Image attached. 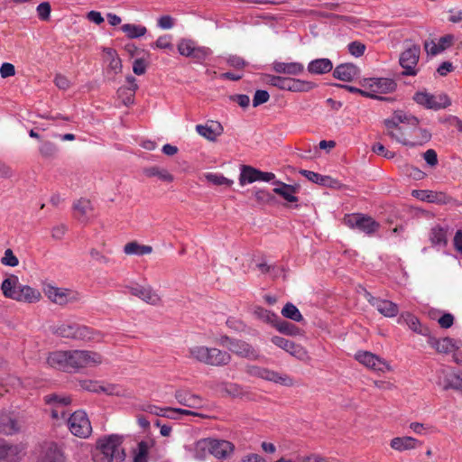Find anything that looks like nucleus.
I'll return each mask as SVG.
<instances>
[{"instance_id":"1","label":"nucleus","mask_w":462,"mask_h":462,"mask_svg":"<svg viewBox=\"0 0 462 462\" xmlns=\"http://www.w3.org/2000/svg\"><path fill=\"white\" fill-rule=\"evenodd\" d=\"M420 120L402 110L395 111L391 118L384 120L387 134L396 142L410 147L421 146L431 138V134L418 127Z\"/></svg>"},{"instance_id":"2","label":"nucleus","mask_w":462,"mask_h":462,"mask_svg":"<svg viewBox=\"0 0 462 462\" xmlns=\"http://www.w3.org/2000/svg\"><path fill=\"white\" fill-rule=\"evenodd\" d=\"M1 290L5 298L12 299L18 302L33 304L39 302L42 296L38 289L18 282V277L11 275L5 279Z\"/></svg>"},{"instance_id":"3","label":"nucleus","mask_w":462,"mask_h":462,"mask_svg":"<svg viewBox=\"0 0 462 462\" xmlns=\"http://www.w3.org/2000/svg\"><path fill=\"white\" fill-rule=\"evenodd\" d=\"M187 356L197 362L212 366L226 365L232 359L231 355L226 351L199 345L190 346L188 349Z\"/></svg>"},{"instance_id":"4","label":"nucleus","mask_w":462,"mask_h":462,"mask_svg":"<svg viewBox=\"0 0 462 462\" xmlns=\"http://www.w3.org/2000/svg\"><path fill=\"white\" fill-rule=\"evenodd\" d=\"M118 436H108L100 439L97 443L94 462H123L125 452Z\"/></svg>"},{"instance_id":"5","label":"nucleus","mask_w":462,"mask_h":462,"mask_svg":"<svg viewBox=\"0 0 462 462\" xmlns=\"http://www.w3.org/2000/svg\"><path fill=\"white\" fill-rule=\"evenodd\" d=\"M51 332L59 337L80 339V340H96L101 339V335L97 331H94L88 327L79 326L75 323H60L51 327Z\"/></svg>"},{"instance_id":"6","label":"nucleus","mask_w":462,"mask_h":462,"mask_svg":"<svg viewBox=\"0 0 462 462\" xmlns=\"http://www.w3.org/2000/svg\"><path fill=\"white\" fill-rule=\"evenodd\" d=\"M42 291L50 301L61 307L79 302L81 300L79 291L69 288L57 287L51 283H44Z\"/></svg>"},{"instance_id":"7","label":"nucleus","mask_w":462,"mask_h":462,"mask_svg":"<svg viewBox=\"0 0 462 462\" xmlns=\"http://www.w3.org/2000/svg\"><path fill=\"white\" fill-rule=\"evenodd\" d=\"M69 371L80 368L97 366L103 362L100 354L88 350H70L69 351Z\"/></svg>"},{"instance_id":"8","label":"nucleus","mask_w":462,"mask_h":462,"mask_svg":"<svg viewBox=\"0 0 462 462\" xmlns=\"http://www.w3.org/2000/svg\"><path fill=\"white\" fill-rule=\"evenodd\" d=\"M413 100L420 106L432 110H439L450 106L451 101L445 93L430 94L426 90L418 91Z\"/></svg>"},{"instance_id":"9","label":"nucleus","mask_w":462,"mask_h":462,"mask_svg":"<svg viewBox=\"0 0 462 462\" xmlns=\"http://www.w3.org/2000/svg\"><path fill=\"white\" fill-rule=\"evenodd\" d=\"M220 344L239 357L249 360H257L260 357L258 351L244 340L223 337Z\"/></svg>"},{"instance_id":"10","label":"nucleus","mask_w":462,"mask_h":462,"mask_svg":"<svg viewBox=\"0 0 462 462\" xmlns=\"http://www.w3.org/2000/svg\"><path fill=\"white\" fill-rule=\"evenodd\" d=\"M343 221L348 227L358 229L369 236L374 234L380 227V224L371 217L359 213L346 215Z\"/></svg>"},{"instance_id":"11","label":"nucleus","mask_w":462,"mask_h":462,"mask_svg":"<svg viewBox=\"0 0 462 462\" xmlns=\"http://www.w3.org/2000/svg\"><path fill=\"white\" fill-rule=\"evenodd\" d=\"M177 49L181 56L191 58L198 63H202L211 54L209 48L199 46L189 39H181L178 42Z\"/></svg>"},{"instance_id":"12","label":"nucleus","mask_w":462,"mask_h":462,"mask_svg":"<svg viewBox=\"0 0 462 462\" xmlns=\"http://www.w3.org/2000/svg\"><path fill=\"white\" fill-rule=\"evenodd\" d=\"M364 88H366L368 92L373 93L370 98L383 99L378 94L392 93L396 88V83L394 80L386 78H372L365 79L360 82Z\"/></svg>"},{"instance_id":"13","label":"nucleus","mask_w":462,"mask_h":462,"mask_svg":"<svg viewBox=\"0 0 462 462\" xmlns=\"http://www.w3.org/2000/svg\"><path fill=\"white\" fill-rule=\"evenodd\" d=\"M36 462H64L61 448L51 440L40 442L36 447Z\"/></svg>"},{"instance_id":"14","label":"nucleus","mask_w":462,"mask_h":462,"mask_svg":"<svg viewBox=\"0 0 462 462\" xmlns=\"http://www.w3.org/2000/svg\"><path fill=\"white\" fill-rule=\"evenodd\" d=\"M420 54V48L418 45H412L401 53L399 62L402 69V75L416 76L419 73Z\"/></svg>"},{"instance_id":"15","label":"nucleus","mask_w":462,"mask_h":462,"mask_svg":"<svg viewBox=\"0 0 462 462\" xmlns=\"http://www.w3.org/2000/svg\"><path fill=\"white\" fill-rule=\"evenodd\" d=\"M246 372L252 376H256L270 382L280 383L285 386H291L293 384V379L286 374H279L275 371L260 367L257 365H248Z\"/></svg>"},{"instance_id":"16","label":"nucleus","mask_w":462,"mask_h":462,"mask_svg":"<svg viewBox=\"0 0 462 462\" xmlns=\"http://www.w3.org/2000/svg\"><path fill=\"white\" fill-rule=\"evenodd\" d=\"M71 433L79 438H88L92 431V427L87 413L79 410L71 414L68 421Z\"/></svg>"},{"instance_id":"17","label":"nucleus","mask_w":462,"mask_h":462,"mask_svg":"<svg viewBox=\"0 0 462 462\" xmlns=\"http://www.w3.org/2000/svg\"><path fill=\"white\" fill-rule=\"evenodd\" d=\"M129 292L147 304L158 306L162 303L159 293L150 285L134 283L125 287Z\"/></svg>"},{"instance_id":"18","label":"nucleus","mask_w":462,"mask_h":462,"mask_svg":"<svg viewBox=\"0 0 462 462\" xmlns=\"http://www.w3.org/2000/svg\"><path fill=\"white\" fill-rule=\"evenodd\" d=\"M273 344L283 349L295 358L307 362L310 359L308 351L300 344H296L282 337L274 336L271 338Z\"/></svg>"},{"instance_id":"19","label":"nucleus","mask_w":462,"mask_h":462,"mask_svg":"<svg viewBox=\"0 0 462 462\" xmlns=\"http://www.w3.org/2000/svg\"><path fill=\"white\" fill-rule=\"evenodd\" d=\"M427 343L438 353L446 355L454 353L462 346L460 340H456L448 337L438 338L430 334L428 335Z\"/></svg>"},{"instance_id":"20","label":"nucleus","mask_w":462,"mask_h":462,"mask_svg":"<svg viewBox=\"0 0 462 462\" xmlns=\"http://www.w3.org/2000/svg\"><path fill=\"white\" fill-rule=\"evenodd\" d=\"M79 385L82 390L91 393H105L107 395H125V390L118 385L107 384L102 385L98 381H93L88 379L79 380Z\"/></svg>"},{"instance_id":"21","label":"nucleus","mask_w":462,"mask_h":462,"mask_svg":"<svg viewBox=\"0 0 462 462\" xmlns=\"http://www.w3.org/2000/svg\"><path fill=\"white\" fill-rule=\"evenodd\" d=\"M355 357L359 363L371 370L378 372H385L390 370V365L384 359H382L371 352L358 351Z\"/></svg>"},{"instance_id":"22","label":"nucleus","mask_w":462,"mask_h":462,"mask_svg":"<svg viewBox=\"0 0 462 462\" xmlns=\"http://www.w3.org/2000/svg\"><path fill=\"white\" fill-rule=\"evenodd\" d=\"M317 88V84L308 80L282 77L280 89L291 92H309Z\"/></svg>"},{"instance_id":"23","label":"nucleus","mask_w":462,"mask_h":462,"mask_svg":"<svg viewBox=\"0 0 462 462\" xmlns=\"http://www.w3.org/2000/svg\"><path fill=\"white\" fill-rule=\"evenodd\" d=\"M155 409L151 411L156 416H162L171 420H180L183 416L192 415V416H200L199 413L184 410V409H177L171 406H153Z\"/></svg>"},{"instance_id":"24","label":"nucleus","mask_w":462,"mask_h":462,"mask_svg":"<svg viewBox=\"0 0 462 462\" xmlns=\"http://www.w3.org/2000/svg\"><path fill=\"white\" fill-rule=\"evenodd\" d=\"M369 303L385 317H395L399 312L398 305L387 300H382L370 295Z\"/></svg>"},{"instance_id":"25","label":"nucleus","mask_w":462,"mask_h":462,"mask_svg":"<svg viewBox=\"0 0 462 462\" xmlns=\"http://www.w3.org/2000/svg\"><path fill=\"white\" fill-rule=\"evenodd\" d=\"M210 449L217 458H226L234 452L235 447L230 441L210 439Z\"/></svg>"},{"instance_id":"26","label":"nucleus","mask_w":462,"mask_h":462,"mask_svg":"<svg viewBox=\"0 0 462 462\" xmlns=\"http://www.w3.org/2000/svg\"><path fill=\"white\" fill-rule=\"evenodd\" d=\"M223 126L218 122L211 121L209 124L196 125L197 133L208 141L214 142L223 134Z\"/></svg>"},{"instance_id":"27","label":"nucleus","mask_w":462,"mask_h":462,"mask_svg":"<svg viewBox=\"0 0 462 462\" xmlns=\"http://www.w3.org/2000/svg\"><path fill=\"white\" fill-rule=\"evenodd\" d=\"M412 196L421 201L436 204H447L449 200L448 197L443 192L432 190H412Z\"/></svg>"},{"instance_id":"28","label":"nucleus","mask_w":462,"mask_h":462,"mask_svg":"<svg viewBox=\"0 0 462 462\" xmlns=\"http://www.w3.org/2000/svg\"><path fill=\"white\" fill-rule=\"evenodd\" d=\"M126 81L129 84L128 87H121L117 90L118 98H120L124 105L129 106L134 103V94L138 88L136 79L133 76H127Z\"/></svg>"},{"instance_id":"29","label":"nucleus","mask_w":462,"mask_h":462,"mask_svg":"<svg viewBox=\"0 0 462 462\" xmlns=\"http://www.w3.org/2000/svg\"><path fill=\"white\" fill-rule=\"evenodd\" d=\"M358 74V68L352 63L340 64L333 70V77L342 81H352Z\"/></svg>"},{"instance_id":"30","label":"nucleus","mask_w":462,"mask_h":462,"mask_svg":"<svg viewBox=\"0 0 462 462\" xmlns=\"http://www.w3.org/2000/svg\"><path fill=\"white\" fill-rule=\"evenodd\" d=\"M47 363L51 367L58 370L69 371V351H55L47 357Z\"/></svg>"},{"instance_id":"31","label":"nucleus","mask_w":462,"mask_h":462,"mask_svg":"<svg viewBox=\"0 0 462 462\" xmlns=\"http://www.w3.org/2000/svg\"><path fill=\"white\" fill-rule=\"evenodd\" d=\"M276 187L273 189V192L283 198L290 203L298 202V197L296 193L299 191L298 186L289 185L282 181H275Z\"/></svg>"},{"instance_id":"32","label":"nucleus","mask_w":462,"mask_h":462,"mask_svg":"<svg viewBox=\"0 0 462 462\" xmlns=\"http://www.w3.org/2000/svg\"><path fill=\"white\" fill-rule=\"evenodd\" d=\"M273 69L276 73L298 76L304 71V66L300 62H282L273 63Z\"/></svg>"},{"instance_id":"33","label":"nucleus","mask_w":462,"mask_h":462,"mask_svg":"<svg viewBox=\"0 0 462 462\" xmlns=\"http://www.w3.org/2000/svg\"><path fill=\"white\" fill-rule=\"evenodd\" d=\"M20 455L21 448L18 446L0 440V462H18Z\"/></svg>"},{"instance_id":"34","label":"nucleus","mask_w":462,"mask_h":462,"mask_svg":"<svg viewBox=\"0 0 462 462\" xmlns=\"http://www.w3.org/2000/svg\"><path fill=\"white\" fill-rule=\"evenodd\" d=\"M420 444L418 439L408 436L393 438L390 442L391 448L399 452L414 449Z\"/></svg>"},{"instance_id":"35","label":"nucleus","mask_w":462,"mask_h":462,"mask_svg":"<svg viewBox=\"0 0 462 462\" xmlns=\"http://www.w3.org/2000/svg\"><path fill=\"white\" fill-rule=\"evenodd\" d=\"M106 54V61L107 62V72L114 75L122 71V61L116 50L112 48H103Z\"/></svg>"},{"instance_id":"36","label":"nucleus","mask_w":462,"mask_h":462,"mask_svg":"<svg viewBox=\"0 0 462 462\" xmlns=\"http://www.w3.org/2000/svg\"><path fill=\"white\" fill-rule=\"evenodd\" d=\"M307 69L310 74L322 75L333 69V63L327 58L316 59L308 64Z\"/></svg>"},{"instance_id":"37","label":"nucleus","mask_w":462,"mask_h":462,"mask_svg":"<svg viewBox=\"0 0 462 462\" xmlns=\"http://www.w3.org/2000/svg\"><path fill=\"white\" fill-rule=\"evenodd\" d=\"M21 426L19 421L9 414L0 415V431L5 435H12L19 431Z\"/></svg>"},{"instance_id":"38","label":"nucleus","mask_w":462,"mask_h":462,"mask_svg":"<svg viewBox=\"0 0 462 462\" xmlns=\"http://www.w3.org/2000/svg\"><path fill=\"white\" fill-rule=\"evenodd\" d=\"M73 208L76 212L77 217L80 221H85L88 219L89 214L92 212L93 208L90 200L86 199H80L77 200L74 205Z\"/></svg>"},{"instance_id":"39","label":"nucleus","mask_w":462,"mask_h":462,"mask_svg":"<svg viewBox=\"0 0 462 462\" xmlns=\"http://www.w3.org/2000/svg\"><path fill=\"white\" fill-rule=\"evenodd\" d=\"M257 180H259V170L248 165L241 166V172L239 176V183L241 186L247 183H253Z\"/></svg>"},{"instance_id":"40","label":"nucleus","mask_w":462,"mask_h":462,"mask_svg":"<svg viewBox=\"0 0 462 462\" xmlns=\"http://www.w3.org/2000/svg\"><path fill=\"white\" fill-rule=\"evenodd\" d=\"M144 174L147 177H157L159 180L165 182L173 181L174 178L166 169L160 168L158 166H152L144 169Z\"/></svg>"},{"instance_id":"41","label":"nucleus","mask_w":462,"mask_h":462,"mask_svg":"<svg viewBox=\"0 0 462 462\" xmlns=\"http://www.w3.org/2000/svg\"><path fill=\"white\" fill-rule=\"evenodd\" d=\"M124 252L126 254L144 255L152 252L151 245H139L137 242L127 243L124 247Z\"/></svg>"},{"instance_id":"42","label":"nucleus","mask_w":462,"mask_h":462,"mask_svg":"<svg viewBox=\"0 0 462 462\" xmlns=\"http://www.w3.org/2000/svg\"><path fill=\"white\" fill-rule=\"evenodd\" d=\"M300 173L313 183L328 186L331 185L332 182V179L330 177L323 176L311 171L301 170Z\"/></svg>"},{"instance_id":"43","label":"nucleus","mask_w":462,"mask_h":462,"mask_svg":"<svg viewBox=\"0 0 462 462\" xmlns=\"http://www.w3.org/2000/svg\"><path fill=\"white\" fill-rule=\"evenodd\" d=\"M121 30L130 39L142 37L147 32L146 27L142 26V25H136L134 23H125V24L122 25Z\"/></svg>"},{"instance_id":"44","label":"nucleus","mask_w":462,"mask_h":462,"mask_svg":"<svg viewBox=\"0 0 462 462\" xmlns=\"http://www.w3.org/2000/svg\"><path fill=\"white\" fill-rule=\"evenodd\" d=\"M444 387L462 391V372H450L446 374Z\"/></svg>"},{"instance_id":"45","label":"nucleus","mask_w":462,"mask_h":462,"mask_svg":"<svg viewBox=\"0 0 462 462\" xmlns=\"http://www.w3.org/2000/svg\"><path fill=\"white\" fill-rule=\"evenodd\" d=\"M208 455H211L210 439L199 440L195 445V457L199 459H205Z\"/></svg>"},{"instance_id":"46","label":"nucleus","mask_w":462,"mask_h":462,"mask_svg":"<svg viewBox=\"0 0 462 462\" xmlns=\"http://www.w3.org/2000/svg\"><path fill=\"white\" fill-rule=\"evenodd\" d=\"M175 398L180 404H194L200 402V397L199 395L193 394L185 389L178 390L175 393Z\"/></svg>"},{"instance_id":"47","label":"nucleus","mask_w":462,"mask_h":462,"mask_svg":"<svg viewBox=\"0 0 462 462\" xmlns=\"http://www.w3.org/2000/svg\"><path fill=\"white\" fill-rule=\"evenodd\" d=\"M402 318L404 319L406 324L409 328L416 333L424 335L428 337V328H422L420 320L415 316L407 313L405 315H402Z\"/></svg>"},{"instance_id":"48","label":"nucleus","mask_w":462,"mask_h":462,"mask_svg":"<svg viewBox=\"0 0 462 462\" xmlns=\"http://www.w3.org/2000/svg\"><path fill=\"white\" fill-rule=\"evenodd\" d=\"M205 180L216 186H226L230 187L233 184V180L226 178L222 174L208 172L204 175Z\"/></svg>"},{"instance_id":"49","label":"nucleus","mask_w":462,"mask_h":462,"mask_svg":"<svg viewBox=\"0 0 462 462\" xmlns=\"http://www.w3.org/2000/svg\"><path fill=\"white\" fill-rule=\"evenodd\" d=\"M282 315L293 321L300 322L303 319L299 309L292 303H287L282 310Z\"/></svg>"},{"instance_id":"50","label":"nucleus","mask_w":462,"mask_h":462,"mask_svg":"<svg viewBox=\"0 0 462 462\" xmlns=\"http://www.w3.org/2000/svg\"><path fill=\"white\" fill-rule=\"evenodd\" d=\"M430 241L433 245H447V236L446 231L439 226H435L431 229L430 232Z\"/></svg>"},{"instance_id":"51","label":"nucleus","mask_w":462,"mask_h":462,"mask_svg":"<svg viewBox=\"0 0 462 462\" xmlns=\"http://www.w3.org/2000/svg\"><path fill=\"white\" fill-rule=\"evenodd\" d=\"M274 326L281 333L289 336H296L300 332V329L295 325L284 320L277 321Z\"/></svg>"},{"instance_id":"52","label":"nucleus","mask_w":462,"mask_h":462,"mask_svg":"<svg viewBox=\"0 0 462 462\" xmlns=\"http://www.w3.org/2000/svg\"><path fill=\"white\" fill-rule=\"evenodd\" d=\"M46 404H70L72 400L69 396L60 393H50L44 396Z\"/></svg>"},{"instance_id":"53","label":"nucleus","mask_w":462,"mask_h":462,"mask_svg":"<svg viewBox=\"0 0 462 462\" xmlns=\"http://www.w3.org/2000/svg\"><path fill=\"white\" fill-rule=\"evenodd\" d=\"M58 152V146L50 141L43 142L40 146L41 155L47 159L54 158L57 155Z\"/></svg>"},{"instance_id":"54","label":"nucleus","mask_w":462,"mask_h":462,"mask_svg":"<svg viewBox=\"0 0 462 462\" xmlns=\"http://www.w3.org/2000/svg\"><path fill=\"white\" fill-rule=\"evenodd\" d=\"M254 313L258 319L267 323H273L277 319V316L274 313L262 307H256Z\"/></svg>"},{"instance_id":"55","label":"nucleus","mask_w":462,"mask_h":462,"mask_svg":"<svg viewBox=\"0 0 462 462\" xmlns=\"http://www.w3.org/2000/svg\"><path fill=\"white\" fill-rule=\"evenodd\" d=\"M148 450V444L144 441L140 442L134 455V462H147Z\"/></svg>"},{"instance_id":"56","label":"nucleus","mask_w":462,"mask_h":462,"mask_svg":"<svg viewBox=\"0 0 462 462\" xmlns=\"http://www.w3.org/2000/svg\"><path fill=\"white\" fill-rule=\"evenodd\" d=\"M1 263L5 266L15 267L19 264V260L11 249H6L1 259Z\"/></svg>"},{"instance_id":"57","label":"nucleus","mask_w":462,"mask_h":462,"mask_svg":"<svg viewBox=\"0 0 462 462\" xmlns=\"http://www.w3.org/2000/svg\"><path fill=\"white\" fill-rule=\"evenodd\" d=\"M36 11H37V14L41 20L48 21L50 19L51 7L48 2L41 3L37 6Z\"/></svg>"},{"instance_id":"58","label":"nucleus","mask_w":462,"mask_h":462,"mask_svg":"<svg viewBox=\"0 0 462 462\" xmlns=\"http://www.w3.org/2000/svg\"><path fill=\"white\" fill-rule=\"evenodd\" d=\"M254 198L257 202L262 204H268L273 200V196L265 189H257L254 191Z\"/></svg>"},{"instance_id":"59","label":"nucleus","mask_w":462,"mask_h":462,"mask_svg":"<svg viewBox=\"0 0 462 462\" xmlns=\"http://www.w3.org/2000/svg\"><path fill=\"white\" fill-rule=\"evenodd\" d=\"M152 48L159 49H171V37L170 35L160 36L154 43L151 45Z\"/></svg>"},{"instance_id":"60","label":"nucleus","mask_w":462,"mask_h":462,"mask_svg":"<svg viewBox=\"0 0 462 462\" xmlns=\"http://www.w3.org/2000/svg\"><path fill=\"white\" fill-rule=\"evenodd\" d=\"M270 98V95L266 90H256L253 98V106L254 107L266 103Z\"/></svg>"},{"instance_id":"61","label":"nucleus","mask_w":462,"mask_h":462,"mask_svg":"<svg viewBox=\"0 0 462 462\" xmlns=\"http://www.w3.org/2000/svg\"><path fill=\"white\" fill-rule=\"evenodd\" d=\"M349 52L356 57H360L365 51V45L360 42H353L348 44Z\"/></svg>"},{"instance_id":"62","label":"nucleus","mask_w":462,"mask_h":462,"mask_svg":"<svg viewBox=\"0 0 462 462\" xmlns=\"http://www.w3.org/2000/svg\"><path fill=\"white\" fill-rule=\"evenodd\" d=\"M372 150L376 154L383 155V157H385L387 159L393 158L395 155V153L393 152L386 150L385 147L380 143L374 144Z\"/></svg>"},{"instance_id":"63","label":"nucleus","mask_w":462,"mask_h":462,"mask_svg":"<svg viewBox=\"0 0 462 462\" xmlns=\"http://www.w3.org/2000/svg\"><path fill=\"white\" fill-rule=\"evenodd\" d=\"M15 74V68L12 63L5 62L0 67V75L3 79H6Z\"/></svg>"},{"instance_id":"64","label":"nucleus","mask_w":462,"mask_h":462,"mask_svg":"<svg viewBox=\"0 0 462 462\" xmlns=\"http://www.w3.org/2000/svg\"><path fill=\"white\" fill-rule=\"evenodd\" d=\"M226 62L229 66L234 67L236 69H242L246 65L245 60L236 55L229 56L226 60Z\"/></svg>"}]
</instances>
